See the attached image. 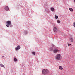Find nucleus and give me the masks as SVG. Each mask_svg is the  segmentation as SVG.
<instances>
[{
  "instance_id": "nucleus-1",
  "label": "nucleus",
  "mask_w": 75,
  "mask_h": 75,
  "mask_svg": "<svg viewBox=\"0 0 75 75\" xmlns=\"http://www.w3.org/2000/svg\"><path fill=\"white\" fill-rule=\"evenodd\" d=\"M6 26L8 28H9L10 27V28H12L13 26V25L12 24V22L10 21H8L6 22Z\"/></svg>"
},
{
  "instance_id": "nucleus-2",
  "label": "nucleus",
  "mask_w": 75,
  "mask_h": 75,
  "mask_svg": "<svg viewBox=\"0 0 75 75\" xmlns=\"http://www.w3.org/2000/svg\"><path fill=\"white\" fill-rule=\"evenodd\" d=\"M42 73L43 74H47L49 73V71L47 69H43L42 70Z\"/></svg>"
},
{
  "instance_id": "nucleus-3",
  "label": "nucleus",
  "mask_w": 75,
  "mask_h": 75,
  "mask_svg": "<svg viewBox=\"0 0 75 75\" xmlns=\"http://www.w3.org/2000/svg\"><path fill=\"white\" fill-rule=\"evenodd\" d=\"M61 57V54H58L56 55L55 58L57 60H60Z\"/></svg>"
},
{
  "instance_id": "nucleus-4",
  "label": "nucleus",
  "mask_w": 75,
  "mask_h": 75,
  "mask_svg": "<svg viewBox=\"0 0 75 75\" xmlns=\"http://www.w3.org/2000/svg\"><path fill=\"white\" fill-rule=\"evenodd\" d=\"M46 13H49L50 11L48 8H46L45 7V10L44 11Z\"/></svg>"
},
{
  "instance_id": "nucleus-5",
  "label": "nucleus",
  "mask_w": 75,
  "mask_h": 75,
  "mask_svg": "<svg viewBox=\"0 0 75 75\" xmlns=\"http://www.w3.org/2000/svg\"><path fill=\"white\" fill-rule=\"evenodd\" d=\"M21 49V46L19 45L17 46V47H15V49L16 51H18V50H19Z\"/></svg>"
},
{
  "instance_id": "nucleus-6",
  "label": "nucleus",
  "mask_w": 75,
  "mask_h": 75,
  "mask_svg": "<svg viewBox=\"0 0 75 75\" xmlns=\"http://www.w3.org/2000/svg\"><path fill=\"white\" fill-rule=\"evenodd\" d=\"M9 7H8V6H5L4 8V10H5V11H9Z\"/></svg>"
},
{
  "instance_id": "nucleus-7",
  "label": "nucleus",
  "mask_w": 75,
  "mask_h": 75,
  "mask_svg": "<svg viewBox=\"0 0 75 75\" xmlns=\"http://www.w3.org/2000/svg\"><path fill=\"white\" fill-rule=\"evenodd\" d=\"M53 31L55 32H57L58 31L57 28H56V27H54L53 28Z\"/></svg>"
},
{
  "instance_id": "nucleus-8",
  "label": "nucleus",
  "mask_w": 75,
  "mask_h": 75,
  "mask_svg": "<svg viewBox=\"0 0 75 75\" xmlns=\"http://www.w3.org/2000/svg\"><path fill=\"white\" fill-rule=\"evenodd\" d=\"M59 51V50L58 49H55L54 50V52L55 53H57V52H58Z\"/></svg>"
},
{
  "instance_id": "nucleus-9",
  "label": "nucleus",
  "mask_w": 75,
  "mask_h": 75,
  "mask_svg": "<svg viewBox=\"0 0 75 75\" xmlns=\"http://www.w3.org/2000/svg\"><path fill=\"white\" fill-rule=\"evenodd\" d=\"M50 10L52 12H53L54 11L55 9L54 8H53V7H52V8H50Z\"/></svg>"
},
{
  "instance_id": "nucleus-10",
  "label": "nucleus",
  "mask_w": 75,
  "mask_h": 75,
  "mask_svg": "<svg viewBox=\"0 0 75 75\" xmlns=\"http://www.w3.org/2000/svg\"><path fill=\"white\" fill-rule=\"evenodd\" d=\"M28 32L27 30H24V34L25 35H27L28 34Z\"/></svg>"
},
{
  "instance_id": "nucleus-11",
  "label": "nucleus",
  "mask_w": 75,
  "mask_h": 75,
  "mask_svg": "<svg viewBox=\"0 0 75 75\" xmlns=\"http://www.w3.org/2000/svg\"><path fill=\"white\" fill-rule=\"evenodd\" d=\"M14 61H15V62H17V59L16 56L15 57H14Z\"/></svg>"
},
{
  "instance_id": "nucleus-12",
  "label": "nucleus",
  "mask_w": 75,
  "mask_h": 75,
  "mask_svg": "<svg viewBox=\"0 0 75 75\" xmlns=\"http://www.w3.org/2000/svg\"><path fill=\"white\" fill-rule=\"evenodd\" d=\"M59 69H60V70H62V69H63V68L62 67V66H59Z\"/></svg>"
},
{
  "instance_id": "nucleus-13",
  "label": "nucleus",
  "mask_w": 75,
  "mask_h": 75,
  "mask_svg": "<svg viewBox=\"0 0 75 75\" xmlns=\"http://www.w3.org/2000/svg\"><path fill=\"white\" fill-rule=\"evenodd\" d=\"M69 10H70V11H71V12H73L74 11L73 9H72V8H69Z\"/></svg>"
},
{
  "instance_id": "nucleus-14",
  "label": "nucleus",
  "mask_w": 75,
  "mask_h": 75,
  "mask_svg": "<svg viewBox=\"0 0 75 75\" xmlns=\"http://www.w3.org/2000/svg\"><path fill=\"white\" fill-rule=\"evenodd\" d=\"M55 19H57L58 18V16H57L56 15H55Z\"/></svg>"
},
{
  "instance_id": "nucleus-15",
  "label": "nucleus",
  "mask_w": 75,
  "mask_h": 75,
  "mask_svg": "<svg viewBox=\"0 0 75 75\" xmlns=\"http://www.w3.org/2000/svg\"><path fill=\"white\" fill-rule=\"evenodd\" d=\"M0 66H1V67H4L5 68V67L4 66V65H3V64H0Z\"/></svg>"
},
{
  "instance_id": "nucleus-16",
  "label": "nucleus",
  "mask_w": 75,
  "mask_h": 75,
  "mask_svg": "<svg viewBox=\"0 0 75 75\" xmlns=\"http://www.w3.org/2000/svg\"><path fill=\"white\" fill-rule=\"evenodd\" d=\"M70 41H71V42H73V38H70Z\"/></svg>"
},
{
  "instance_id": "nucleus-17",
  "label": "nucleus",
  "mask_w": 75,
  "mask_h": 75,
  "mask_svg": "<svg viewBox=\"0 0 75 75\" xmlns=\"http://www.w3.org/2000/svg\"><path fill=\"white\" fill-rule=\"evenodd\" d=\"M32 54H33V55H35V52H32Z\"/></svg>"
},
{
  "instance_id": "nucleus-18",
  "label": "nucleus",
  "mask_w": 75,
  "mask_h": 75,
  "mask_svg": "<svg viewBox=\"0 0 75 75\" xmlns=\"http://www.w3.org/2000/svg\"><path fill=\"white\" fill-rule=\"evenodd\" d=\"M57 22L59 24L60 23V21L59 20H57Z\"/></svg>"
},
{
  "instance_id": "nucleus-19",
  "label": "nucleus",
  "mask_w": 75,
  "mask_h": 75,
  "mask_svg": "<svg viewBox=\"0 0 75 75\" xmlns=\"http://www.w3.org/2000/svg\"><path fill=\"white\" fill-rule=\"evenodd\" d=\"M51 51H54V49H53V47H51L50 48V49Z\"/></svg>"
},
{
  "instance_id": "nucleus-20",
  "label": "nucleus",
  "mask_w": 75,
  "mask_h": 75,
  "mask_svg": "<svg viewBox=\"0 0 75 75\" xmlns=\"http://www.w3.org/2000/svg\"><path fill=\"white\" fill-rule=\"evenodd\" d=\"M73 26L75 28V22H73Z\"/></svg>"
},
{
  "instance_id": "nucleus-21",
  "label": "nucleus",
  "mask_w": 75,
  "mask_h": 75,
  "mask_svg": "<svg viewBox=\"0 0 75 75\" xmlns=\"http://www.w3.org/2000/svg\"><path fill=\"white\" fill-rule=\"evenodd\" d=\"M51 46H52V47H54V45H53V44H51Z\"/></svg>"
},
{
  "instance_id": "nucleus-22",
  "label": "nucleus",
  "mask_w": 75,
  "mask_h": 75,
  "mask_svg": "<svg viewBox=\"0 0 75 75\" xmlns=\"http://www.w3.org/2000/svg\"><path fill=\"white\" fill-rule=\"evenodd\" d=\"M11 71L12 72H13V69L11 70Z\"/></svg>"
},
{
  "instance_id": "nucleus-23",
  "label": "nucleus",
  "mask_w": 75,
  "mask_h": 75,
  "mask_svg": "<svg viewBox=\"0 0 75 75\" xmlns=\"http://www.w3.org/2000/svg\"><path fill=\"white\" fill-rule=\"evenodd\" d=\"M74 2L75 3V0H74Z\"/></svg>"
},
{
  "instance_id": "nucleus-24",
  "label": "nucleus",
  "mask_w": 75,
  "mask_h": 75,
  "mask_svg": "<svg viewBox=\"0 0 75 75\" xmlns=\"http://www.w3.org/2000/svg\"><path fill=\"white\" fill-rule=\"evenodd\" d=\"M68 46H69V44H68Z\"/></svg>"
},
{
  "instance_id": "nucleus-25",
  "label": "nucleus",
  "mask_w": 75,
  "mask_h": 75,
  "mask_svg": "<svg viewBox=\"0 0 75 75\" xmlns=\"http://www.w3.org/2000/svg\"><path fill=\"white\" fill-rule=\"evenodd\" d=\"M2 57H3V59H4V56H3Z\"/></svg>"
},
{
  "instance_id": "nucleus-26",
  "label": "nucleus",
  "mask_w": 75,
  "mask_h": 75,
  "mask_svg": "<svg viewBox=\"0 0 75 75\" xmlns=\"http://www.w3.org/2000/svg\"><path fill=\"white\" fill-rule=\"evenodd\" d=\"M70 45H71V44H69Z\"/></svg>"
}]
</instances>
